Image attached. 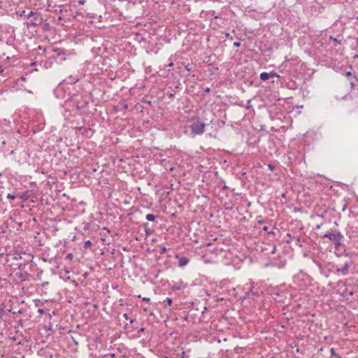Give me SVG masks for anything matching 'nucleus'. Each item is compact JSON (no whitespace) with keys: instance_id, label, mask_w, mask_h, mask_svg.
I'll return each mask as SVG.
<instances>
[{"instance_id":"nucleus-1","label":"nucleus","mask_w":358,"mask_h":358,"mask_svg":"<svg viewBox=\"0 0 358 358\" xmlns=\"http://www.w3.org/2000/svg\"><path fill=\"white\" fill-rule=\"evenodd\" d=\"M354 266V261L351 257L345 255L344 259L336 266V273L342 275H346L349 273L350 269Z\"/></svg>"},{"instance_id":"nucleus-2","label":"nucleus","mask_w":358,"mask_h":358,"mask_svg":"<svg viewBox=\"0 0 358 358\" xmlns=\"http://www.w3.org/2000/svg\"><path fill=\"white\" fill-rule=\"evenodd\" d=\"M312 278L306 273L301 271L294 276V283L303 290L310 284Z\"/></svg>"},{"instance_id":"nucleus-3","label":"nucleus","mask_w":358,"mask_h":358,"mask_svg":"<svg viewBox=\"0 0 358 358\" xmlns=\"http://www.w3.org/2000/svg\"><path fill=\"white\" fill-rule=\"evenodd\" d=\"M31 18V22L27 24L28 27H38L41 26L44 21L42 13L38 11H30L27 15V19Z\"/></svg>"},{"instance_id":"nucleus-4","label":"nucleus","mask_w":358,"mask_h":358,"mask_svg":"<svg viewBox=\"0 0 358 358\" xmlns=\"http://www.w3.org/2000/svg\"><path fill=\"white\" fill-rule=\"evenodd\" d=\"M271 294L273 299L279 302H283L284 298L287 297V292L280 287H274L270 290Z\"/></svg>"},{"instance_id":"nucleus-5","label":"nucleus","mask_w":358,"mask_h":358,"mask_svg":"<svg viewBox=\"0 0 358 358\" xmlns=\"http://www.w3.org/2000/svg\"><path fill=\"white\" fill-rule=\"evenodd\" d=\"M324 237L329 238L334 243L336 246L341 245V241L343 238V236L337 231H327L323 235Z\"/></svg>"},{"instance_id":"nucleus-6","label":"nucleus","mask_w":358,"mask_h":358,"mask_svg":"<svg viewBox=\"0 0 358 358\" xmlns=\"http://www.w3.org/2000/svg\"><path fill=\"white\" fill-rule=\"evenodd\" d=\"M206 124L201 122H196L193 123L191 126V130L195 135H201L205 131Z\"/></svg>"},{"instance_id":"nucleus-7","label":"nucleus","mask_w":358,"mask_h":358,"mask_svg":"<svg viewBox=\"0 0 358 358\" xmlns=\"http://www.w3.org/2000/svg\"><path fill=\"white\" fill-rule=\"evenodd\" d=\"M260 294L259 292L254 291L252 289H250L245 293L244 296V299H252L254 300L256 296H259Z\"/></svg>"},{"instance_id":"nucleus-8","label":"nucleus","mask_w":358,"mask_h":358,"mask_svg":"<svg viewBox=\"0 0 358 358\" xmlns=\"http://www.w3.org/2000/svg\"><path fill=\"white\" fill-rule=\"evenodd\" d=\"M176 258L178 260V266L180 267L185 266L189 262V258L187 257H180L178 254L176 255Z\"/></svg>"},{"instance_id":"nucleus-9","label":"nucleus","mask_w":358,"mask_h":358,"mask_svg":"<svg viewBox=\"0 0 358 358\" xmlns=\"http://www.w3.org/2000/svg\"><path fill=\"white\" fill-rule=\"evenodd\" d=\"M275 76L278 77V75H277L276 73H267V72H262L260 74V78L265 81L268 80L270 78H273Z\"/></svg>"},{"instance_id":"nucleus-10","label":"nucleus","mask_w":358,"mask_h":358,"mask_svg":"<svg viewBox=\"0 0 358 358\" xmlns=\"http://www.w3.org/2000/svg\"><path fill=\"white\" fill-rule=\"evenodd\" d=\"M172 303L173 300L171 298L167 297L165 300L163 301V306L165 309H169V310H172Z\"/></svg>"},{"instance_id":"nucleus-11","label":"nucleus","mask_w":358,"mask_h":358,"mask_svg":"<svg viewBox=\"0 0 358 358\" xmlns=\"http://www.w3.org/2000/svg\"><path fill=\"white\" fill-rule=\"evenodd\" d=\"M186 287V284H185L182 281H178L173 283L172 288L176 290H180L184 289Z\"/></svg>"},{"instance_id":"nucleus-12","label":"nucleus","mask_w":358,"mask_h":358,"mask_svg":"<svg viewBox=\"0 0 358 358\" xmlns=\"http://www.w3.org/2000/svg\"><path fill=\"white\" fill-rule=\"evenodd\" d=\"M17 197H19L20 199H21V200L22 201H27L29 199V192L27 191H26V192H24L17 193Z\"/></svg>"},{"instance_id":"nucleus-13","label":"nucleus","mask_w":358,"mask_h":358,"mask_svg":"<svg viewBox=\"0 0 358 358\" xmlns=\"http://www.w3.org/2000/svg\"><path fill=\"white\" fill-rule=\"evenodd\" d=\"M64 87L63 86H58L55 90V94L57 97L60 98H66V95L61 94L62 91L63 90Z\"/></svg>"},{"instance_id":"nucleus-14","label":"nucleus","mask_w":358,"mask_h":358,"mask_svg":"<svg viewBox=\"0 0 358 358\" xmlns=\"http://www.w3.org/2000/svg\"><path fill=\"white\" fill-rule=\"evenodd\" d=\"M330 354L331 357H334L335 358H341L342 357L340 356L338 354L336 353V351L334 348H331L330 349Z\"/></svg>"},{"instance_id":"nucleus-15","label":"nucleus","mask_w":358,"mask_h":358,"mask_svg":"<svg viewBox=\"0 0 358 358\" xmlns=\"http://www.w3.org/2000/svg\"><path fill=\"white\" fill-rule=\"evenodd\" d=\"M146 220L148 221H150V222H153L155 221V218H156V215H153V214H148L145 217Z\"/></svg>"},{"instance_id":"nucleus-16","label":"nucleus","mask_w":358,"mask_h":358,"mask_svg":"<svg viewBox=\"0 0 358 358\" xmlns=\"http://www.w3.org/2000/svg\"><path fill=\"white\" fill-rule=\"evenodd\" d=\"M318 267H319L320 271L322 274L324 275L326 277L329 276V275L325 273L324 268L322 267V266L320 264H318Z\"/></svg>"},{"instance_id":"nucleus-17","label":"nucleus","mask_w":358,"mask_h":358,"mask_svg":"<svg viewBox=\"0 0 358 358\" xmlns=\"http://www.w3.org/2000/svg\"><path fill=\"white\" fill-rule=\"evenodd\" d=\"M21 280H26L28 278L29 274L27 272L21 273Z\"/></svg>"},{"instance_id":"nucleus-18","label":"nucleus","mask_w":358,"mask_h":358,"mask_svg":"<svg viewBox=\"0 0 358 358\" xmlns=\"http://www.w3.org/2000/svg\"><path fill=\"white\" fill-rule=\"evenodd\" d=\"M103 358H116V355L114 353L106 354Z\"/></svg>"},{"instance_id":"nucleus-19","label":"nucleus","mask_w":358,"mask_h":358,"mask_svg":"<svg viewBox=\"0 0 358 358\" xmlns=\"http://www.w3.org/2000/svg\"><path fill=\"white\" fill-rule=\"evenodd\" d=\"M6 197L8 199H14L15 198H17V194H10V193H8L6 196Z\"/></svg>"},{"instance_id":"nucleus-20","label":"nucleus","mask_w":358,"mask_h":358,"mask_svg":"<svg viewBox=\"0 0 358 358\" xmlns=\"http://www.w3.org/2000/svg\"><path fill=\"white\" fill-rule=\"evenodd\" d=\"M92 245V242L90 241H86L84 244L85 248H88Z\"/></svg>"},{"instance_id":"nucleus-21","label":"nucleus","mask_w":358,"mask_h":358,"mask_svg":"<svg viewBox=\"0 0 358 358\" xmlns=\"http://www.w3.org/2000/svg\"><path fill=\"white\" fill-rule=\"evenodd\" d=\"M182 351H181V355H180V358H189V355H187L186 354V352L182 350L181 349Z\"/></svg>"},{"instance_id":"nucleus-22","label":"nucleus","mask_w":358,"mask_h":358,"mask_svg":"<svg viewBox=\"0 0 358 358\" xmlns=\"http://www.w3.org/2000/svg\"><path fill=\"white\" fill-rule=\"evenodd\" d=\"M329 39L333 41H334V42H336V43H338V44H340L341 42V40H338L337 38H334L332 36H329Z\"/></svg>"},{"instance_id":"nucleus-23","label":"nucleus","mask_w":358,"mask_h":358,"mask_svg":"<svg viewBox=\"0 0 358 358\" xmlns=\"http://www.w3.org/2000/svg\"><path fill=\"white\" fill-rule=\"evenodd\" d=\"M224 36L227 37V38H229L230 40H232L233 39V37L231 36H230V34L228 33V32H225L224 33Z\"/></svg>"},{"instance_id":"nucleus-24","label":"nucleus","mask_w":358,"mask_h":358,"mask_svg":"<svg viewBox=\"0 0 358 358\" xmlns=\"http://www.w3.org/2000/svg\"><path fill=\"white\" fill-rule=\"evenodd\" d=\"M27 14H26V11L25 10H23L20 14V16L21 17H24L26 19H27Z\"/></svg>"},{"instance_id":"nucleus-25","label":"nucleus","mask_w":358,"mask_h":358,"mask_svg":"<svg viewBox=\"0 0 358 358\" xmlns=\"http://www.w3.org/2000/svg\"><path fill=\"white\" fill-rule=\"evenodd\" d=\"M141 0H127V1L132 3L133 4H135L137 1H141Z\"/></svg>"},{"instance_id":"nucleus-26","label":"nucleus","mask_w":358,"mask_h":358,"mask_svg":"<svg viewBox=\"0 0 358 358\" xmlns=\"http://www.w3.org/2000/svg\"><path fill=\"white\" fill-rule=\"evenodd\" d=\"M233 45H234V47L238 48V47L241 46V43L238 42H238H234Z\"/></svg>"},{"instance_id":"nucleus-27","label":"nucleus","mask_w":358,"mask_h":358,"mask_svg":"<svg viewBox=\"0 0 358 358\" xmlns=\"http://www.w3.org/2000/svg\"><path fill=\"white\" fill-rule=\"evenodd\" d=\"M185 69H186L188 71H192V66H191V65L188 64V65H187V66H185Z\"/></svg>"},{"instance_id":"nucleus-28","label":"nucleus","mask_w":358,"mask_h":358,"mask_svg":"<svg viewBox=\"0 0 358 358\" xmlns=\"http://www.w3.org/2000/svg\"><path fill=\"white\" fill-rule=\"evenodd\" d=\"M38 313L41 315L45 313V310L43 308L38 309Z\"/></svg>"},{"instance_id":"nucleus-29","label":"nucleus","mask_w":358,"mask_h":358,"mask_svg":"<svg viewBox=\"0 0 358 358\" xmlns=\"http://www.w3.org/2000/svg\"><path fill=\"white\" fill-rule=\"evenodd\" d=\"M128 107H129V106H128V104H127V103H123V104H122V108H123L124 110H127V109H128Z\"/></svg>"},{"instance_id":"nucleus-30","label":"nucleus","mask_w":358,"mask_h":358,"mask_svg":"<svg viewBox=\"0 0 358 358\" xmlns=\"http://www.w3.org/2000/svg\"><path fill=\"white\" fill-rule=\"evenodd\" d=\"M143 301H146V302H150V299L148 297H143Z\"/></svg>"},{"instance_id":"nucleus-31","label":"nucleus","mask_w":358,"mask_h":358,"mask_svg":"<svg viewBox=\"0 0 358 358\" xmlns=\"http://www.w3.org/2000/svg\"><path fill=\"white\" fill-rule=\"evenodd\" d=\"M123 317L125 319V320H129V315L127 313H124L123 314Z\"/></svg>"},{"instance_id":"nucleus-32","label":"nucleus","mask_w":358,"mask_h":358,"mask_svg":"<svg viewBox=\"0 0 358 358\" xmlns=\"http://www.w3.org/2000/svg\"><path fill=\"white\" fill-rule=\"evenodd\" d=\"M347 206H348V204L346 203H345L342 208V211H345V209L347 208Z\"/></svg>"},{"instance_id":"nucleus-33","label":"nucleus","mask_w":358,"mask_h":358,"mask_svg":"<svg viewBox=\"0 0 358 358\" xmlns=\"http://www.w3.org/2000/svg\"><path fill=\"white\" fill-rule=\"evenodd\" d=\"M263 230H264V231H267L268 233H271V231H268V227H266V226H265V227L263 228Z\"/></svg>"},{"instance_id":"nucleus-34","label":"nucleus","mask_w":358,"mask_h":358,"mask_svg":"<svg viewBox=\"0 0 358 358\" xmlns=\"http://www.w3.org/2000/svg\"><path fill=\"white\" fill-rule=\"evenodd\" d=\"M66 258L69 259H71L73 258V255L71 254V253L68 254L67 256H66Z\"/></svg>"},{"instance_id":"nucleus-35","label":"nucleus","mask_w":358,"mask_h":358,"mask_svg":"<svg viewBox=\"0 0 358 358\" xmlns=\"http://www.w3.org/2000/svg\"><path fill=\"white\" fill-rule=\"evenodd\" d=\"M48 284H49V282H43V283L41 284V286H42L43 287H45L46 285H48Z\"/></svg>"},{"instance_id":"nucleus-36","label":"nucleus","mask_w":358,"mask_h":358,"mask_svg":"<svg viewBox=\"0 0 358 358\" xmlns=\"http://www.w3.org/2000/svg\"><path fill=\"white\" fill-rule=\"evenodd\" d=\"M3 69L2 68V66H0V74H3Z\"/></svg>"},{"instance_id":"nucleus-37","label":"nucleus","mask_w":358,"mask_h":358,"mask_svg":"<svg viewBox=\"0 0 358 358\" xmlns=\"http://www.w3.org/2000/svg\"><path fill=\"white\" fill-rule=\"evenodd\" d=\"M268 167H269V169H270L271 170H273V169H274V166H273V165H271V164H269V165H268Z\"/></svg>"},{"instance_id":"nucleus-38","label":"nucleus","mask_w":358,"mask_h":358,"mask_svg":"<svg viewBox=\"0 0 358 358\" xmlns=\"http://www.w3.org/2000/svg\"><path fill=\"white\" fill-rule=\"evenodd\" d=\"M210 88H209V87H207V88H206V89H205V90H204V91H205V92H210Z\"/></svg>"},{"instance_id":"nucleus-39","label":"nucleus","mask_w":358,"mask_h":358,"mask_svg":"<svg viewBox=\"0 0 358 358\" xmlns=\"http://www.w3.org/2000/svg\"><path fill=\"white\" fill-rule=\"evenodd\" d=\"M21 259V257L20 256H19V257L18 256H15L14 257V259Z\"/></svg>"},{"instance_id":"nucleus-40","label":"nucleus","mask_w":358,"mask_h":358,"mask_svg":"<svg viewBox=\"0 0 358 358\" xmlns=\"http://www.w3.org/2000/svg\"><path fill=\"white\" fill-rule=\"evenodd\" d=\"M346 76H351V72L350 71L347 72Z\"/></svg>"},{"instance_id":"nucleus-41","label":"nucleus","mask_w":358,"mask_h":358,"mask_svg":"<svg viewBox=\"0 0 358 358\" xmlns=\"http://www.w3.org/2000/svg\"><path fill=\"white\" fill-rule=\"evenodd\" d=\"M79 4H83L84 3V1L83 0H80L79 1Z\"/></svg>"},{"instance_id":"nucleus-42","label":"nucleus","mask_w":358,"mask_h":358,"mask_svg":"<svg viewBox=\"0 0 358 358\" xmlns=\"http://www.w3.org/2000/svg\"><path fill=\"white\" fill-rule=\"evenodd\" d=\"M173 62H171L168 64V66H173Z\"/></svg>"},{"instance_id":"nucleus-43","label":"nucleus","mask_w":358,"mask_h":358,"mask_svg":"<svg viewBox=\"0 0 358 358\" xmlns=\"http://www.w3.org/2000/svg\"><path fill=\"white\" fill-rule=\"evenodd\" d=\"M166 248H162V253L165 252V251H166Z\"/></svg>"},{"instance_id":"nucleus-44","label":"nucleus","mask_w":358,"mask_h":358,"mask_svg":"<svg viewBox=\"0 0 358 358\" xmlns=\"http://www.w3.org/2000/svg\"><path fill=\"white\" fill-rule=\"evenodd\" d=\"M214 18L217 19L219 17L217 15H213Z\"/></svg>"},{"instance_id":"nucleus-45","label":"nucleus","mask_w":358,"mask_h":358,"mask_svg":"<svg viewBox=\"0 0 358 358\" xmlns=\"http://www.w3.org/2000/svg\"><path fill=\"white\" fill-rule=\"evenodd\" d=\"M145 329L144 328H141L140 330H139V332H143L144 331Z\"/></svg>"},{"instance_id":"nucleus-46","label":"nucleus","mask_w":358,"mask_h":358,"mask_svg":"<svg viewBox=\"0 0 358 358\" xmlns=\"http://www.w3.org/2000/svg\"><path fill=\"white\" fill-rule=\"evenodd\" d=\"M77 81H78V79H77V80H72V81H71V83H76V82H77Z\"/></svg>"},{"instance_id":"nucleus-47","label":"nucleus","mask_w":358,"mask_h":358,"mask_svg":"<svg viewBox=\"0 0 358 358\" xmlns=\"http://www.w3.org/2000/svg\"><path fill=\"white\" fill-rule=\"evenodd\" d=\"M320 227H321V224H318V225L316 227V228H317V229H320Z\"/></svg>"},{"instance_id":"nucleus-48","label":"nucleus","mask_w":358,"mask_h":358,"mask_svg":"<svg viewBox=\"0 0 358 358\" xmlns=\"http://www.w3.org/2000/svg\"><path fill=\"white\" fill-rule=\"evenodd\" d=\"M3 41V38L1 36V35L0 34V41Z\"/></svg>"},{"instance_id":"nucleus-49","label":"nucleus","mask_w":358,"mask_h":358,"mask_svg":"<svg viewBox=\"0 0 358 358\" xmlns=\"http://www.w3.org/2000/svg\"><path fill=\"white\" fill-rule=\"evenodd\" d=\"M77 108H83V106H77Z\"/></svg>"},{"instance_id":"nucleus-50","label":"nucleus","mask_w":358,"mask_h":358,"mask_svg":"<svg viewBox=\"0 0 358 358\" xmlns=\"http://www.w3.org/2000/svg\"><path fill=\"white\" fill-rule=\"evenodd\" d=\"M134 320H131L130 323L132 324L134 322Z\"/></svg>"},{"instance_id":"nucleus-51","label":"nucleus","mask_w":358,"mask_h":358,"mask_svg":"<svg viewBox=\"0 0 358 358\" xmlns=\"http://www.w3.org/2000/svg\"><path fill=\"white\" fill-rule=\"evenodd\" d=\"M258 222L261 224V223H263L264 221H258Z\"/></svg>"},{"instance_id":"nucleus-52","label":"nucleus","mask_w":358,"mask_h":358,"mask_svg":"<svg viewBox=\"0 0 358 358\" xmlns=\"http://www.w3.org/2000/svg\"><path fill=\"white\" fill-rule=\"evenodd\" d=\"M275 252V248H273V250H272V253H274Z\"/></svg>"},{"instance_id":"nucleus-53","label":"nucleus","mask_w":358,"mask_h":358,"mask_svg":"<svg viewBox=\"0 0 358 358\" xmlns=\"http://www.w3.org/2000/svg\"><path fill=\"white\" fill-rule=\"evenodd\" d=\"M1 27H2V24H0V28H1Z\"/></svg>"},{"instance_id":"nucleus-54","label":"nucleus","mask_w":358,"mask_h":358,"mask_svg":"<svg viewBox=\"0 0 358 358\" xmlns=\"http://www.w3.org/2000/svg\"><path fill=\"white\" fill-rule=\"evenodd\" d=\"M163 358H169L168 357H164Z\"/></svg>"},{"instance_id":"nucleus-55","label":"nucleus","mask_w":358,"mask_h":358,"mask_svg":"<svg viewBox=\"0 0 358 358\" xmlns=\"http://www.w3.org/2000/svg\"><path fill=\"white\" fill-rule=\"evenodd\" d=\"M341 358H343V357H341Z\"/></svg>"}]
</instances>
